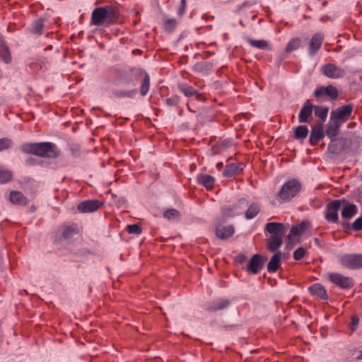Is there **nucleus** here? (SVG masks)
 <instances>
[{
	"label": "nucleus",
	"mask_w": 362,
	"mask_h": 362,
	"mask_svg": "<svg viewBox=\"0 0 362 362\" xmlns=\"http://www.w3.org/2000/svg\"><path fill=\"white\" fill-rule=\"evenodd\" d=\"M163 216L169 221H175L180 218V213L177 209H168L163 213Z\"/></svg>",
	"instance_id": "nucleus-33"
},
{
	"label": "nucleus",
	"mask_w": 362,
	"mask_h": 362,
	"mask_svg": "<svg viewBox=\"0 0 362 362\" xmlns=\"http://www.w3.org/2000/svg\"><path fill=\"white\" fill-rule=\"evenodd\" d=\"M321 72L324 76L333 79L341 78L346 74L344 69L334 64H327L322 66Z\"/></svg>",
	"instance_id": "nucleus-8"
},
{
	"label": "nucleus",
	"mask_w": 362,
	"mask_h": 362,
	"mask_svg": "<svg viewBox=\"0 0 362 362\" xmlns=\"http://www.w3.org/2000/svg\"><path fill=\"white\" fill-rule=\"evenodd\" d=\"M247 42L252 47H257V48L262 49L269 48L268 42L264 40H252V39H248Z\"/></svg>",
	"instance_id": "nucleus-34"
},
{
	"label": "nucleus",
	"mask_w": 362,
	"mask_h": 362,
	"mask_svg": "<svg viewBox=\"0 0 362 362\" xmlns=\"http://www.w3.org/2000/svg\"><path fill=\"white\" fill-rule=\"evenodd\" d=\"M352 112V105L349 104L341 106L331 112L330 120H335L340 124H342L351 118Z\"/></svg>",
	"instance_id": "nucleus-4"
},
{
	"label": "nucleus",
	"mask_w": 362,
	"mask_h": 362,
	"mask_svg": "<svg viewBox=\"0 0 362 362\" xmlns=\"http://www.w3.org/2000/svg\"><path fill=\"white\" fill-rule=\"evenodd\" d=\"M178 88L186 97L198 96L197 90L187 84H180Z\"/></svg>",
	"instance_id": "nucleus-31"
},
{
	"label": "nucleus",
	"mask_w": 362,
	"mask_h": 362,
	"mask_svg": "<svg viewBox=\"0 0 362 362\" xmlns=\"http://www.w3.org/2000/svg\"><path fill=\"white\" fill-rule=\"evenodd\" d=\"M186 4H187V0H181L180 6L178 9V14L180 16H182L185 13V8H186Z\"/></svg>",
	"instance_id": "nucleus-48"
},
{
	"label": "nucleus",
	"mask_w": 362,
	"mask_h": 362,
	"mask_svg": "<svg viewBox=\"0 0 362 362\" xmlns=\"http://www.w3.org/2000/svg\"><path fill=\"white\" fill-rule=\"evenodd\" d=\"M76 233V228L74 226H66L64 228L62 236L64 238L67 239L71 238Z\"/></svg>",
	"instance_id": "nucleus-41"
},
{
	"label": "nucleus",
	"mask_w": 362,
	"mask_h": 362,
	"mask_svg": "<svg viewBox=\"0 0 362 362\" xmlns=\"http://www.w3.org/2000/svg\"><path fill=\"white\" fill-rule=\"evenodd\" d=\"M0 56L5 63L8 64L11 62V57L8 47H6L4 44L0 49Z\"/></svg>",
	"instance_id": "nucleus-35"
},
{
	"label": "nucleus",
	"mask_w": 362,
	"mask_h": 362,
	"mask_svg": "<svg viewBox=\"0 0 362 362\" xmlns=\"http://www.w3.org/2000/svg\"><path fill=\"white\" fill-rule=\"evenodd\" d=\"M230 304V302L227 299L219 298L211 302L207 308L209 311H216L227 308Z\"/></svg>",
	"instance_id": "nucleus-24"
},
{
	"label": "nucleus",
	"mask_w": 362,
	"mask_h": 362,
	"mask_svg": "<svg viewBox=\"0 0 362 362\" xmlns=\"http://www.w3.org/2000/svg\"><path fill=\"white\" fill-rule=\"evenodd\" d=\"M149 87L150 77L149 75L146 71H144V78L140 86V93L142 96H145L148 93Z\"/></svg>",
	"instance_id": "nucleus-30"
},
{
	"label": "nucleus",
	"mask_w": 362,
	"mask_h": 362,
	"mask_svg": "<svg viewBox=\"0 0 362 362\" xmlns=\"http://www.w3.org/2000/svg\"><path fill=\"white\" fill-rule=\"evenodd\" d=\"M324 37V35L321 33H317L312 36L308 45V52L310 56L316 54L320 49Z\"/></svg>",
	"instance_id": "nucleus-12"
},
{
	"label": "nucleus",
	"mask_w": 362,
	"mask_h": 362,
	"mask_svg": "<svg viewBox=\"0 0 362 362\" xmlns=\"http://www.w3.org/2000/svg\"><path fill=\"white\" fill-rule=\"evenodd\" d=\"M12 145L13 141L11 139L6 137L0 139V151L8 149Z\"/></svg>",
	"instance_id": "nucleus-40"
},
{
	"label": "nucleus",
	"mask_w": 362,
	"mask_h": 362,
	"mask_svg": "<svg viewBox=\"0 0 362 362\" xmlns=\"http://www.w3.org/2000/svg\"><path fill=\"white\" fill-rule=\"evenodd\" d=\"M345 199L334 200L328 203L325 210V218L329 223H336L338 222V211L340 209L342 203H345Z\"/></svg>",
	"instance_id": "nucleus-5"
},
{
	"label": "nucleus",
	"mask_w": 362,
	"mask_h": 362,
	"mask_svg": "<svg viewBox=\"0 0 362 362\" xmlns=\"http://www.w3.org/2000/svg\"><path fill=\"white\" fill-rule=\"evenodd\" d=\"M340 264L348 269H357L362 267V255L346 254L340 257Z\"/></svg>",
	"instance_id": "nucleus-7"
},
{
	"label": "nucleus",
	"mask_w": 362,
	"mask_h": 362,
	"mask_svg": "<svg viewBox=\"0 0 362 362\" xmlns=\"http://www.w3.org/2000/svg\"><path fill=\"white\" fill-rule=\"evenodd\" d=\"M301 189V184L298 180L291 179L281 187L278 193V197L281 202H288L293 198Z\"/></svg>",
	"instance_id": "nucleus-2"
},
{
	"label": "nucleus",
	"mask_w": 362,
	"mask_h": 362,
	"mask_svg": "<svg viewBox=\"0 0 362 362\" xmlns=\"http://www.w3.org/2000/svg\"><path fill=\"white\" fill-rule=\"evenodd\" d=\"M12 173L8 170L0 169V183H6L11 180Z\"/></svg>",
	"instance_id": "nucleus-38"
},
{
	"label": "nucleus",
	"mask_w": 362,
	"mask_h": 362,
	"mask_svg": "<svg viewBox=\"0 0 362 362\" xmlns=\"http://www.w3.org/2000/svg\"><path fill=\"white\" fill-rule=\"evenodd\" d=\"M261 206L257 203H252L250 204L245 213L247 219L254 218L260 211Z\"/></svg>",
	"instance_id": "nucleus-26"
},
{
	"label": "nucleus",
	"mask_w": 362,
	"mask_h": 362,
	"mask_svg": "<svg viewBox=\"0 0 362 362\" xmlns=\"http://www.w3.org/2000/svg\"><path fill=\"white\" fill-rule=\"evenodd\" d=\"M305 250L302 247H299L293 252V259L295 260H300L305 256Z\"/></svg>",
	"instance_id": "nucleus-43"
},
{
	"label": "nucleus",
	"mask_w": 362,
	"mask_h": 362,
	"mask_svg": "<svg viewBox=\"0 0 362 362\" xmlns=\"http://www.w3.org/2000/svg\"><path fill=\"white\" fill-rule=\"evenodd\" d=\"M300 45V40L298 38H293L287 44L286 51V52H291L297 49Z\"/></svg>",
	"instance_id": "nucleus-36"
},
{
	"label": "nucleus",
	"mask_w": 362,
	"mask_h": 362,
	"mask_svg": "<svg viewBox=\"0 0 362 362\" xmlns=\"http://www.w3.org/2000/svg\"><path fill=\"white\" fill-rule=\"evenodd\" d=\"M197 182L207 189H212L214 186L215 179L214 177L206 174H201L197 176Z\"/></svg>",
	"instance_id": "nucleus-21"
},
{
	"label": "nucleus",
	"mask_w": 362,
	"mask_h": 362,
	"mask_svg": "<svg viewBox=\"0 0 362 362\" xmlns=\"http://www.w3.org/2000/svg\"><path fill=\"white\" fill-rule=\"evenodd\" d=\"M240 171V168L238 164L230 163L226 166L223 174L224 176L230 177L237 174Z\"/></svg>",
	"instance_id": "nucleus-32"
},
{
	"label": "nucleus",
	"mask_w": 362,
	"mask_h": 362,
	"mask_svg": "<svg viewBox=\"0 0 362 362\" xmlns=\"http://www.w3.org/2000/svg\"><path fill=\"white\" fill-rule=\"evenodd\" d=\"M126 229L128 233L132 234L139 235L142 232L141 226L137 224L128 225Z\"/></svg>",
	"instance_id": "nucleus-42"
},
{
	"label": "nucleus",
	"mask_w": 362,
	"mask_h": 362,
	"mask_svg": "<svg viewBox=\"0 0 362 362\" xmlns=\"http://www.w3.org/2000/svg\"><path fill=\"white\" fill-rule=\"evenodd\" d=\"M10 201L14 204L18 205H26L28 203V199L18 191H13L10 193L9 197Z\"/></svg>",
	"instance_id": "nucleus-23"
},
{
	"label": "nucleus",
	"mask_w": 362,
	"mask_h": 362,
	"mask_svg": "<svg viewBox=\"0 0 362 362\" xmlns=\"http://www.w3.org/2000/svg\"><path fill=\"white\" fill-rule=\"evenodd\" d=\"M248 205L245 199H240L238 202L221 209V214L224 218H231L242 214L243 209Z\"/></svg>",
	"instance_id": "nucleus-6"
},
{
	"label": "nucleus",
	"mask_w": 362,
	"mask_h": 362,
	"mask_svg": "<svg viewBox=\"0 0 362 362\" xmlns=\"http://www.w3.org/2000/svg\"><path fill=\"white\" fill-rule=\"evenodd\" d=\"M352 228L354 230H362V217H358L352 223Z\"/></svg>",
	"instance_id": "nucleus-45"
},
{
	"label": "nucleus",
	"mask_w": 362,
	"mask_h": 362,
	"mask_svg": "<svg viewBox=\"0 0 362 362\" xmlns=\"http://www.w3.org/2000/svg\"><path fill=\"white\" fill-rule=\"evenodd\" d=\"M358 358H362V351L361 353V355L359 356H358Z\"/></svg>",
	"instance_id": "nucleus-50"
},
{
	"label": "nucleus",
	"mask_w": 362,
	"mask_h": 362,
	"mask_svg": "<svg viewBox=\"0 0 362 362\" xmlns=\"http://www.w3.org/2000/svg\"><path fill=\"white\" fill-rule=\"evenodd\" d=\"M310 226V223L308 221H303L298 225L293 226L288 235L289 238L302 235Z\"/></svg>",
	"instance_id": "nucleus-18"
},
{
	"label": "nucleus",
	"mask_w": 362,
	"mask_h": 362,
	"mask_svg": "<svg viewBox=\"0 0 362 362\" xmlns=\"http://www.w3.org/2000/svg\"><path fill=\"white\" fill-rule=\"evenodd\" d=\"M357 213V206L354 204H346L341 211V216L344 218L349 219Z\"/></svg>",
	"instance_id": "nucleus-25"
},
{
	"label": "nucleus",
	"mask_w": 362,
	"mask_h": 362,
	"mask_svg": "<svg viewBox=\"0 0 362 362\" xmlns=\"http://www.w3.org/2000/svg\"><path fill=\"white\" fill-rule=\"evenodd\" d=\"M263 262L261 255H255L247 264V269L250 272L256 274L262 268Z\"/></svg>",
	"instance_id": "nucleus-17"
},
{
	"label": "nucleus",
	"mask_w": 362,
	"mask_h": 362,
	"mask_svg": "<svg viewBox=\"0 0 362 362\" xmlns=\"http://www.w3.org/2000/svg\"><path fill=\"white\" fill-rule=\"evenodd\" d=\"M283 243V239L276 237H270L267 240V248L272 252L279 249Z\"/></svg>",
	"instance_id": "nucleus-28"
},
{
	"label": "nucleus",
	"mask_w": 362,
	"mask_h": 362,
	"mask_svg": "<svg viewBox=\"0 0 362 362\" xmlns=\"http://www.w3.org/2000/svg\"><path fill=\"white\" fill-rule=\"evenodd\" d=\"M314 95L317 98L327 96L331 99H336L338 97L339 93L334 86L329 85L316 89L314 92Z\"/></svg>",
	"instance_id": "nucleus-14"
},
{
	"label": "nucleus",
	"mask_w": 362,
	"mask_h": 362,
	"mask_svg": "<svg viewBox=\"0 0 362 362\" xmlns=\"http://www.w3.org/2000/svg\"><path fill=\"white\" fill-rule=\"evenodd\" d=\"M103 206V203L97 199H90L82 202L78 205L77 209L79 212L93 213Z\"/></svg>",
	"instance_id": "nucleus-11"
},
{
	"label": "nucleus",
	"mask_w": 362,
	"mask_h": 362,
	"mask_svg": "<svg viewBox=\"0 0 362 362\" xmlns=\"http://www.w3.org/2000/svg\"><path fill=\"white\" fill-rule=\"evenodd\" d=\"M180 101V98L177 95H172L170 98H168L166 99V104L169 106H175L177 105Z\"/></svg>",
	"instance_id": "nucleus-44"
},
{
	"label": "nucleus",
	"mask_w": 362,
	"mask_h": 362,
	"mask_svg": "<svg viewBox=\"0 0 362 362\" xmlns=\"http://www.w3.org/2000/svg\"><path fill=\"white\" fill-rule=\"evenodd\" d=\"M34 155L45 158H56L58 156L56 146L51 142L35 143Z\"/></svg>",
	"instance_id": "nucleus-3"
},
{
	"label": "nucleus",
	"mask_w": 362,
	"mask_h": 362,
	"mask_svg": "<svg viewBox=\"0 0 362 362\" xmlns=\"http://www.w3.org/2000/svg\"><path fill=\"white\" fill-rule=\"evenodd\" d=\"M286 228L283 223L277 222H269L265 226V233L270 234V237H276L283 239Z\"/></svg>",
	"instance_id": "nucleus-10"
},
{
	"label": "nucleus",
	"mask_w": 362,
	"mask_h": 362,
	"mask_svg": "<svg viewBox=\"0 0 362 362\" xmlns=\"http://www.w3.org/2000/svg\"><path fill=\"white\" fill-rule=\"evenodd\" d=\"M43 21L42 19H39L33 25L32 33L37 35H41L43 30Z\"/></svg>",
	"instance_id": "nucleus-37"
},
{
	"label": "nucleus",
	"mask_w": 362,
	"mask_h": 362,
	"mask_svg": "<svg viewBox=\"0 0 362 362\" xmlns=\"http://www.w3.org/2000/svg\"><path fill=\"white\" fill-rule=\"evenodd\" d=\"M341 125L335 120H330L327 124L326 134L331 140H334L338 135Z\"/></svg>",
	"instance_id": "nucleus-19"
},
{
	"label": "nucleus",
	"mask_w": 362,
	"mask_h": 362,
	"mask_svg": "<svg viewBox=\"0 0 362 362\" xmlns=\"http://www.w3.org/2000/svg\"><path fill=\"white\" fill-rule=\"evenodd\" d=\"M309 291L312 295L320 298V299H327L328 296L326 290L323 286L320 284H315L309 287Z\"/></svg>",
	"instance_id": "nucleus-20"
},
{
	"label": "nucleus",
	"mask_w": 362,
	"mask_h": 362,
	"mask_svg": "<svg viewBox=\"0 0 362 362\" xmlns=\"http://www.w3.org/2000/svg\"><path fill=\"white\" fill-rule=\"evenodd\" d=\"M351 323L354 327H356L358 323V319L356 317H352Z\"/></svg>",
	"instance_id": "nucleus-49"
},
{
	"label": "nucleus",
	"mask_w": 362,
	"mask_h": 362,
	"mask_svg": "<svg viewBox=\"0 0 362 362\" xmlns=\"http://www.w3.org/2000/svg\"><path fill=\"white\" fill-rule=\"evenodd\" d=\"M281 256L282 253L277 252L272 257L267 266V270L269 272H275L278 270L281 265Z\"/></svg>",
	"instance_id": "nucleus-22"
},
{
	"label": "nucleus",
	"mask_w": 362,
	"mask_h": 362,
	"mask_svg": "<svg viewBox=\"0 0 362 362\" xmlns=\"http://www.w3.org/2000/svg\"><path fill=\"white\" fill-rule=\"evenodd\" d=\"M35 144V143H25L21 145L20 148L23 153L34 154Z\"/></svg>",
	"instance_id": "nucleus-39"
},
{
	"label": "nucleus",
	"mask_w": 362,
	"mask_h": 362,
	"mask_svg": "<svg viewBox=\"0 0 362 362\" xmlns=\"http://www.w3.org/2000/svg\"><path fill=\"white\" fill-rule=\"evenodd\" d=\"M308 129L306 126L300 125L293 129V137L295 139H304L308 134Z\"/></svg>",
	"instance_id": "nucleus-27"
},
{
	"label": "nucleus",
	"mask_w": 362,
	"mask_h": 362,
	"mask_svg": "<svg viewBox=\"0 0 362 362\" xmlns=\"http://www.w3.org/2000/svg\"><path fill=\"white\" fill-rule=\"evenodd\" d=\"M119 13L113 6H102L95 8L91 15V24L95 25H110L118 19Z\"/></svg>",
	"instance_id": "nucleus-1"
},
{
	"label": "nucleus",
	"mask_w": 362,
	"mask_h": 362,
	"mask_svg": "<svg viewBox=\"0 0 362 362\" xmlns=\"http://www.w3.org/2000/svg\"><path fill=\"white\" fill-rule=\"evenodd\" d=\"M313 110H315V115L320 119L322 122L326 120L329 112L327 107L314 105Z\"/></svg>",
	"instance_id": "nucleus-29"
},
{
	"label": "nucleus",
	"mask_w": 362,
	"mask_h": 362,
	"mask_svg": "<svg viewBox=\"0 0 362 362\" xmlns=\"http://www.w3.org/2000/svg\"><path fill=\"white\" fill-rule=\"evenodd\" d=\"M325 136L323 127L322 124H317L313 127L310 135V144L312 146L317 144V143Z\"/></svg>",
	"instance_id": "nucleus-16"
},
{
	"label": "nucleus",
	"mask_w": 362,
	"mask_h": 362,
	"mask_svg": "<svg viewBox=\"0 0 362 362\" xmlns=\"http://www.w3.org/2000/svg\"><path fill=\"white\" fill-rule=\"evenodd\" d=\"M329 281L344 289L350 288L354 286V281L351 278L345 276L339 273H331L329 274Z\"/></svg>",
	"instance_id": "nucleus-9"
},
{
	"label": "nucleus",
	"mask_w": 362,
	"mask_h": 362,
	"mask_svg": "<svg viewBox=\"0 0 362 362\" xmlns=\"http://www.w3.org/2000/svg\"><path fill=\"white\" fill-rule=\"evenodd\" d=\"M235 232L233 225L223 226L219 223L216 228V235L219 239L225 240L231 237Z\"/></svg>",
	"instance_id": "nucleus-15"
},
{
	"label": "nucleus",
	"mask_w": 362,
	"mask_h": 362,
	"mask_svg": "<svg viewBox=\"0 0 362 362\" xmlns=\"http://www.w3.org/2000/svg\"><path fill=\"white\" fill-rule=\"evenodd\" d=\"M136 94V90H132L129 91H124L120 93L118 96L119 97H128V98H133Z\"/></svg>",
	"instance_id": "nucleus-47"
},
{
	"label": "nucleus",
	"mask_w": 362,
	"mask_h": 362,
	"mask_svg": "<svg viewBox=\"0 0 362 362\" xmlns=\"http://www.w3.org/2000/svg\"><path fill=\"white\" fill-rule=\"evenodd\" d=\"M177 25V21L175 19H168L165 23V27L166 29H173Z\"/></svg>",
	"instance_id": "nucleus-46"
},
{
	"label": "nucleus",
	"mask_w": 362,
	"mask_h": 362,
	"mask_svg": "<svg viewBox=\"0 0 362 362\" xmlns=\"http://www.w3.org/2000/svg\"><path fill=\"white\" fill-rule=\"evenodd\" d=\"M313 107L314 105H311L308 100L304 103L298 115V122L300 123L310 122L313 118Z\"/></svg>",
	"instance_id": "nucleus-13"
}]
</instances>
